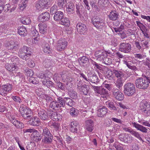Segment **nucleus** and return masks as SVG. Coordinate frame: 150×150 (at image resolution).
Here are the masks:
<instances>
[{"label":"nucleus","instance_id":"1","mask_svg":"<svg viewBox=\"0 0 150 150\" xmlns=\"http://www.w3.org/2000/svg\"><path fill=\"white\" fill-rule=\"evenodd\" d=\"M150 83V77L145 76L143 77L137 79L135 81L136 87L139 89H146Z\"/></svg>","mask_w":150,"mask_h":150},{"label":"nucleus","instance_id":"2","mask_svg":"<svg viewBox=\"0 0 150 150\" xmlns=\"http://www.w3.org/2000/svg\"><path fill=\"white\" fill-rule=\"evenodd\" d=\"M124 92L125 95L129 96H133L136 92L134 85L132 83L128 82L124 86Z\"/></svg>","mask_w":150,"mask_h":150},{"label":"nucleus","instance_id":"3","mask_svg":"<svg viewBox=\"0 0 150 150\" xmlns=\"http://www.w3.org/2000/svg\"><path fill=\"white\" fill-rule=\"evenodd\" d=\"M18 54L20 57L26 61L28 59L29 57L31 55V53L29 48L24 46L19 50Z\"/></svg>","mask_w":150,"mask_h":150},{"label":"nucleus","instance_id":"4","mask_svg":"<svg viewBox=\"0 0 150 150\" xmlns=\"http://www.w3.org/2000/svg\"><path fill=\"white\" fill-rule=\"evenodd\" d=\"M91 86L95 93L98 94L101 97L104 98L108 96V94L107 91L102 86Z\"/></svg>","mask_w":150,"mask_h":150},{"label":"nucleus","instance_id":"5","mask_svg":"<svg viewBox=\"0 0 150 150\" xmlns=\"http://www.w3.org/2000/svg\"><path fill=\"white\" fill-rule=\"evenodd\" d=\"M19 111L21 115L25 119L29 120L33 116L31 110L25 107H20Z\"/></svg>","mask_w":150,"mask_h":150},{"label":"nucleus","instance_id":"6","mask_svg":"<svg viewBox=\"0 0 150 150\" xmlns=\"http://www.w3.org/2000/svg\"><path fill=\"white\" fill-rule=\"evenodd\" d=\"M119 49L121 52L128 53L132 50L131 45L128 43L121 42L120 44Z\"/></svg>","mask_w":150,"mask_h":150},{"label":"nucleus","instance_id":"7","mask_svg":"<svg viewBox=\"0 0 150 150\" xmlns=\"http://www.w3.org/2000/svg\"><path fill=\"white\" fill-rule=\"evenodd\" d=\"M91 21L94 26L98 28H102L104 25L103 20L98 17L93 18Z\"/></svg>","mask_w":150,"mask_h":150},{"label":"nucleus","instance_id":"8","mask_svg":"<svg viewBox=\"0 0 150 150\" xmlns=\"http://www.w3.org/2000/svg\"><path fill=\"white\" fill-rule=\"evenodd\" d=\"M112 92L113 97L116 100H118L121 101L124 98V95L120 91V90L116 88H114L112 91Z\"/></svg>","mask_w":150,"mask_h":150},{"label":"nucleus","instance_id":"9","mask_svg":"<svg viewBox=\"0 0 150 150\" xmlns=\"http://www.w3.org/2000/svg\"><path fill=\"white\" fill-rule=\"evenodd\" d=\"M67 42L65 39H60L57 42V49L59 51H62L67 47Z\"/></svg>","mask_w":150,"mask_h":150},{"label":"nucleus","instance_id":"10","mask_svg":"<svg viewBox=\"0 0 150 150\" xmlns=\"http://www.w3.org/2000/svg\"><path fill=\"white\" fill-rule=\"evenodd\" d=\"M96 59L99 61H102L104 58L106 56V53L103 50L96 51L94 54Z\"/></svg>","mask_w":150,"mask_h":150},{"label":"nucleus","instance_id":"11","mask_svg":"<svg viewBox=\"0 0 150 150\" xmlns=\"http://www.w3.org/2000/svg\"><path fill=\"white\" fill-rule=\"evenodd\" d=\"M38 113L39 118L42 120H45L48 119L47 112L41 108L38 109Z\"/></svg>","mask_w":150,"mask_h":150},{"label":"nucleus","instance_id":"12","mask_svg":"<svg viewBox=\"0 0 150 150\" xmlns=\"http://www.w3.org/2000/svg\"><path fill=\"white\" fill-rule=\"evenodd\" d=\"M85 128L89 132H91L94 129V123L93 121L88 119L85 121Z\"/></svg>","mask_w":150,"mask_h":150},{"label":"nucleus","instance_id":"13","mask_svg":"<svg viewBox=\"0 0 150 150\" xmlns=\"http://www.w3.org/2000/svg\"><path fill=\"white\" fill-rule=\"evenodd\" d=\"M76 28L78 32L81 34H84L87 30L86 26L82 23L77 24Z\"/></svg>","mask_w":150,"mask_h":150},{"label":"nucleus","instance_id":"14","mask_svg":"<svg viewBox=\"0 0 150 150\" xmlns=\"http://www.w3.org/2000/svg\"><path fill=\"white\" fill-rule=\"evenodd\" d=\"M107 112V109L104 106H100L98 108L97 113L98 117H103Z\"/></svg>","mask_w":150,"mask_h":150},{"label":"nucleus","instance_id":"15","mask_svg":"<svg viewBox=\"0 0 150 150\" xmlns=\"http://www.w3.org/2000/svg\"><path fill=\"white\" fill-rule=\"evenodd\" d=\"M150 105V103L145 101H143L140 103L139 105V109L144 114Z\"/></svg>","mask_w":150,"mask_h":150},{"label":"nucleus","instance_id":"16","mask_svg":"<svg viewBox=\"0 0 150 150\" xmlns=\"http://www.w3.org/2000/svg\"><path fill=\"white\" fill-rule=\"evenodd\" d=\"M42 138L41 135L39 134L37 130L33 132L31 135V139L34 141H39L41 140Z\"/></svg>","mask_w":150,"mask_h":150},{"label":"nucleus","instance_id":"17","mask_svg":"<svg viewBox=\"0 0 150 150\" xmlns=\"http://www.w3.org/2000/svg\"><path fill=\"white\" fill-rule=\"evenodd\" d=\"M78 62L79 64L84 67H87L88 65L89 60L87 57L86 56L80 57L78 59Z\"/></svg>","mask_w":150,"mask_h":150},{"label":"nucleus","instance_id":"18","mask_svg":"<svg viewBox=\"0 0 150 150\" xmlns=\"http://www.w3.org/2000/svg\"><path fill=\"white\" fill-rule=\"evenodd\" d=\"M132 125L137 130L144 133H147L148 129L145 127L136 122H132Z\"/></svg>","mask_w":150,"mask_h":150},{"label":"nucleus","instance_id":"19","mask_svg":"<svg viewBox=\"0 0 150 150\" xmlns=\"http://www.w3.org/2000/svg\"><path fill=\"white\" fill-rule=\"evenodd\" d=\"M132 125L137 130L144 133H147L148 129L145 127L136 122H132Z\"/></svg>","mask_w":150,"mask_h":150},{"label":"nucleus","instance_id":"20","mask_svg":"<svg viewBox=\"0 0 150 150\" xmlns=\"http://www.w3.org/2000/svg\"><path fill=\"white\" fill-rule=\"evenodd\" d=\"M50 17L49 13L48 12H45L40 14L39 17V19L41 21H48Z\"/></svg>","mask_w":150,"mask_h":150},{"label":"nucleus","instance_id":"21","mask_svg":"<svg viewBox=\"0 0 150 150\" xmlns=\"http://www.w3.org/2000/svg\"><path fill=\"white\" fill-rule=\"evenodd\" d=\"M66 11L68 14H71L74 12V6L72 3H68L66 5Z\"/></svg>","mask_w":150,"mask_h":150},{"label":"nucleus","instance_id":"22","mask_svg":"<svg viewBox=\"0 0 150 150\" xmlns=\"http://www.w3.org/2000/svg\"><path fill=\"white\" fill-rule=\"evenodd\" d=\"M119 14L116 11H112L108 16L109 19L111 21H115L119 18Z\"/></svg>","mask_w":150,"mask_h":150},{"label":"nucleus","instance_id":"23","mask_svg":"<svg viewBox=\"0 0 150 150\" xmlns=\"http://www.w3.org/2000/svg\"><path fill=\"white\" fill-rule=\"evenodd\" d=\"M70 131L73 133H77L78 129L79 126L78 124L76 122H72L70 124Z\"/></svg>","mask_w":150,"mask_h":150},{"label":"nucleus","instance_id":"24","mask_svg":"<svg viewBox=\"0 0 150 150\" xmlns=\"http://www.w3.org/2000/svg\"><path fill=\"white\" fill-rule=\"evenodd\" d=\"M8 45L6 46L7 49L10 50L16 48L18 47L19 43L16 41H11L10 43H8Z\"/></svg>","mask_w":150,"mask_h":150},{"label":"nucleus","instance_id":"25","mask_svg":"<svg viewBox=\"0 0 150 150\" xmlns=\"http://www.w3.org/2000/svg\"><path fill=\"white\" fill-rule=\"evenodd\" d=\"M63 17V13L61 11H58L55 13L54 19L56 21L59 22Z\"/></svg>","mask_w":150,"mask_h":150},{"label":"nucleus","instance_id":"26","mask_svg":"<svg viewBox=\"0 0 150 150\" xmlns=\"http://www.w3.org/2000/svg\"><path fill=\"white\" fill-rule=\"evenodd\" d=\"M29 122L31 125L35 126L39 125L40 120V119L37 117H33L30 119Z\"/></svg>","mask_w":150,"mask_h":150},{"label":"nucleus","instance_id":"27","mask_svg":"<svg viewBox=\"0 0 150 150\" xmlns=\"http://www.w3.org/2000/svg\"><path fill=\"white\" fill-rule=\"evenodd\" d=\"M18 33L22 36H25L27 34V30L26 28L23 26L18 27Z\"/></svg>","mask_w":150,"mask_h":150},{"label":"nucleus","instance_id":"28","mask_svg":"<svg viewBox=\"0 0 150 150\" xmlns=\"http://www.w3.org/2000/svg\"><path fill=\"white\" fill-rule=\"evenodd\" d=\"M38 26L40 33L45 34L47 33V25L45 24H39Z\"/></svg>","mask_w":150,"mask_h":150},{"label":"nucleus","instance_id":"29","mask_svg":"<svg viewBox=\"0 0 150 150\" xmlns=\"http://www.w3.org/2000/svg\"><path fill=\"white\" fill-rule=\"evenodd\" d=\"M90 88L89 86L87 85H84L81 88V91L82 92L84 95H87L89 93Z\"/></svg>","mask_w":150,"mask_h":150},{"label":"nucleus","instance_id":"30","mask_svg":"<svg viewBox=\"0 0 150 150\" xmlns=\"http://www.w3.org/2000/svg\"><path fill=\"white\" fill-rule=\"evenodd\" d=\"M88 81L92 83H97L99 82V79L97 76L95 74H93L91 76L88 77Z\"/></svg>","mask_w":150,"mask_h":150},{"label":"nucleus","instance_id":"31","mask_svg":"<svg viewBox=\"0 0 150 150\" xmlns=\"http://www.w3.org/2000/svg\"><path fill=\"white\" fill-rule=\"evenodd\" d=\"M15 79L16 81H22L24 79V76L23 74L18 72L14 74Z\"/></svg>","mask_w":150,"mask_h":150},{"label":"nucleus","instance_id":"32","mask_svg":"<svg viewBox=\"0 0 150 150\" xmlns=\"http://www.w3.org/2000/svg\"><path fill=\"white\" fill-rule=\"evenodd\" d=\"M105 70L106 71L105 73L106 78L109 80H112L114 77L112 71L110 69L106 68H105Z\"/></svg>","mask_w":150,"mask_h":150},{"label":"nucleus","instance_id":"33","mask_svg":"<svg viewBox=\"0 0 150 150\" xmlns=\"http://www.w3.org/2000/svg\"><path fill=\"white\" fill-rule=\"evenodd\" d=\"M124 81V79H117L115 82V85L117 89L121 90L123 85Z\"/></svg>","mask_w":150,"mask_h":150},{"label":"nucleus","instance_id":"34","mask_svg":"<svg viewBox=\"0 0 150 150\" xmlns=\"http://www.w3.org/2000/svg\"><path fill=\"white\" fill-rule=\"evenodd\" d=\"M52 135L51 134V135L45 136L44 139L42 140V141L43 142L46 144H49L52 142Z\"/></svg>","mask_w":150,"mask_h":150},{"label":"nucleus","instance_id":"35","mask_svg":"<svg viewBox=\"0 0 150 150\" xmlns=\"http://www.w3.org/2000/svg\"><path fill=\"white\" fill-rule=\"evenodd\" d=\"M114 73L117 79H123L122 78L124 76L122 71L115 70L114 71Z\"/></svg>","mask_w":150,"mask_h":150},{"label":"nucleus","instance_id":"36","mask_svg":"<svg viewBox=\"0 0 150 150\" xmlns=\"http://www.w3.org/2000/svg\"><path fill=\"white\" fill-rule=\"evenodd\" d=\"M64 100L65 104H66L69 106L71 107L74 105V101L69 98H64Z\"/></svg>","mask_w":150,"mask_h":150},{"label":"nucleus","instance_id":"37","mask_svg":"<svg viewBox=\"0 0 150 150\" xmlns=\"http://www.w3.org/2000/svg\"><path fill=\"white\" fill-rule=\"evenodd\" d=\"M59 23L61 25L67 26H69L70 25V21L69 19L66 17H64L59 22Z\"/></svg>","mask_w":150,"mask_h":150},{"label":"nucleus","instance_id":"38","mask_svg":"<svg viewBox=\"0 0 150 150\" xmlns=\"http://www.w3.org/2000/svg\"><path fill=\"white\" fill-rule=\"evenodd\" d=\"M47 125L51 128H54L56 130H57L59 128L58 124L56 122H53L52 121L48 122Z\"/></svg>","mask_w":150,"mask_h":150},{"label":"nucleus","instance_id":"39","mask_svg":"<svg viewBox=\"0 0 150 150\" xmlns=\"http://www.w3.org/2000/svg\"><path fill=\"white\" fill-rule=\"evenodd\" d=\"M57 101L59 108L62 107H64L65 106L64 98H62L61 97H59L57 98Z\"/></svg>","mask_w":150,"mask_h":150},{"label":"nucleus","instance_id":"40","mask_svg":"<svg viewBox=\"0 0 150 150\" xmlns=\"http://www.w3.org/2000/svg\"><path fill=\"white\" fill-rule=\"evenodd\" d=\"M5 92H9L11 90L12 88V84L9 83H7L6 84L3 85L1 86Z\"/></svg>","mask_w":150,"mask_h":150},{"label":"nucleus","instance_id":"41","mask_svg":"<svg viewBox=\"0 0 150 150\" xmlns=\"http://www.w3.org/2000/svg\"><path fill=\"white\" fill-rule=\"evenodd\" d=\"M67 2V0H57V1L58 6L61 8H63L66 6Z\"/></svg>","mask_w":150,"mask_h":150},{"label":"nucleus","instance_id":"42","mask_svg":"<svg viewBox=\"0 0 150 150\" xmlns=\"http://www.w3.org/2000/svg\"><path fill=\"white\" fill-rule=\"evenodd\" d=\"M42 134L44 137L52 134L50 130L47 127H44L42 128Z\"/></svg>","mask_w":150,"mask_h":150},{"label":"nucleus","instance_id":"43","mask_svg":"<svg viewBox=\"0 0 150 150\" xmlns=\"http://www.w3.org/2000/svg\"><path fill=\"white\" fill-rule=\"evenodd\" d=\"M28 3L27 0H22L20 2V4L18 5L20 8L21 10H23L27 6V4Z\"/></svg>","mask_w":150,"mask_h":150},{"label":"nucleus","instance_id":"44","mask_svg":"<svg viewBox=\"0 0 150 150\" xmlns=\"http://www.w3.org/2000/svg\"><path fill=\"white\" fill-rule=\"evenodd\" d=\"M58 105L57 101H53L51 103L50 105V107L53 110H56L59 108Z\"/></svg>","mask_w":150,"mask_h":150},{"label":"nucleus","instance_id":"45","mask_svg":"<svg viewBox=\"0 0 150 150\" xmlns=\"http://www.w3.org/2000/svg\"><path fill=\"white\" fill-rule=\"evenodd\" d=\"M21 21L23 24L25 25H28L31 23L30 19L26 17H22L21 19Z\"/></svg>","mask_w":150,"mask_h":150},{"label":"nucleus","instance_id":"46","mask_svg":"<svg viewBox=\"0 0 150 150\" xmlns=\"http://www.w3.org/2000/svg\"><path fill=\"white\" fill-rule=\"evenodd\" d=\"M103 63H104L106 65H110L112 62V59H110L105 57L103 60Z\"/></svg>","mask_w":150,"mask_h":150},{"label":"nucleus","instance_id":"47","mask_svg":"<svg viewBox=\"0 0 150 150\" xmlns=\"http://www.w3.org/2000/svg\"><path fill=\"white\" fill-rule=\"evenodd\" d=\"M69 94L71 98L74 99H76L77 98V93L75 91L72 90L70 91Z\"/></svg>","mask_w":150,"mask_h":150},{"label":"nucleus","instance_id":"48","mask_svg":"<svg viewBox=\"0 0 150 150\" xmlns=\"http://www.w3.org/2000/svg\"><path fill=\"white\" fill-rule=\"evenodd\" d=\"M130 134L139 140H142V138L140 136V134L137 131L132 129Z\"/></svg>","mask_w":150,"mask_h":150},{"label":"nucleus","instance_id":"49","mask_svg":"<svg viewBox=\"0 0 150 150\" xmlns=\"http://www.w3.org/2000/svg\"><path fill=\"white\" fill-rule=\"evenodd\" d=\"M52 64L51 60L48 59H46L43 62V64L46 67H48Z\"/></svg>","mask_w":150,"mask_h":150},{"label":"nucleus","instance_id":"50","mask_svg":"<svg viewBox=\"0 0 150 150\" xmlns=\"http://www.w3.org/2000/svg\"><path fill=\"white\" fill-rule=\"evenodd\" d=\"M136 23L142 32V31L145 30H146V31L147 30L146 26L143 23L139 21H137Z\"/></svg>","mask_w":150,"mask_h":150},{"label":"nucleus","instance_id":"51","mask_svg":"<svg viewBox=\"0 0 150 150\" xmlns=\"http://www.w3.org/2000/svg\"><path fill=\"white\" fill-rule=\"evenodd\" d=\"M106 104L108 107L112 110H117V108L115 106L114 103L113 102H108L106 103Z\"/></svg>","mask_w":150,"mask_h":150},{"label":"nucleus","instance_id":"52","mask_svg":"<svg viewBox=\"0 0 150 150\" xmlns=\"http://www.w3.org/2000/svg\"><path fill=\"white\" fill-rule=\"evenodd\" d=\"M35 6L38 10H41L44 8V6L42 3H41V1L40 0H39L36 3Z\"/></svg>","mask_w":150,"mask_h":150},{"label":"nucleus","instance_id":"53","mask_svg":"<svg viewBox=\"0 0 150 150\" xmlns=\"http://www.w3.org/2000/svg\"><path fill=\"white\" fill-rule=\"evenodd\" d=\"M43 51L44 52L49 54L50 51V47L49 45L46 44L45 45L43 46Z\"/></svg>","mask_w":150,"mask_h":150},{"label":"nucleus","instance_id":"54","mask_svg":"<svg viewBox=\"0 0 150 150\" xmlns=\"http://www.w3.org/2000/svg\"><path fill=\"white\" fill-rule=\"evenodd\" d=\"M44 90L41 88H38L36 90V93L37 95L38 96H40L42 98V96H43L44 95Z\"/></svg>","mask_w":150,"mask_h":150},{"label":"nucleus","instance_id":"55","mask_svg":"<svg viewBox=\"0 0 150 150\" xmlns=\"http://www.w3.org/2000/svg\"><path fill=\"white\" fill-rule=\"evenodd\" d=\"M133 138L131 135H127L125 137V142L130 143L133 141Z\"/></svg>","mask_w":150,"mask_h":150},{"label":"nucleus","instance_id":"56","mask_svg":"<svg viewBox=\"0 0 150 150\" xmlns=\"http://www.w3.org/2000/svg\"><path fill=\"white\" fill-rule=\"evenodd\" d=\"M70 113L73 117H76L78 115L77 111H76V109L74 108H71L70 109Z\"/></svg>","mask_w":150,"mask_h":150},{"label":"nucleus","instance_id":"57","mask_svg":"<svg viewBox=\"0 0 150 150\" xmlns=\"http://www.w3.org/2000/svg\"><path fill=\"white\" fill-rule=\"evenodd\" d=\"M44 8L49 5L51 3V0H40Z\"/></svg>","mask_w":150,"mask_h":150},{"label":"nucleus","instance_id":"58","mask_svg":"<svg viewBox=\"0 0 150 150\" xmlns=\"http://www.w3.org/2000/svg\"><path fill=\"white\" fill-rule=\"evenodd\" d=\"M57 113L55 112H52L50 116L51 117V118L53 120L55 121H58L60 119L59 118H57Z\"/></svg>","mask_w":150,"mask_h":150},{"label":"nucleus","instance_id":"59","mask_svg":"<svg viewBox=\"0 0 150 150\" xmlns=\"http://www.w3.org/2000/svg\"><path fill=\"white\" fill-rule=\"evenodd\" d=\"M11 123L15 126L17 124L18 121L16 120L15 117L13 116H11L9 118Z\"/></svg>","mask_w":150,"mask_h":150},{"label":"nucleus","instance_id":"60","mask_svg":"<svg viewBox=\"0 0 150 150\" xmlns=\"http://www.w3.org/2000/svg\"><path fill=\"white\" fill-rule=\"evenodd\" d=\"M57 86L60 89L63 91H65V87L64 84L60 82H57Z\"/></svg>","mask_w":150,"mask_h":150},{"label":"nucleus","instance_id":"61","mask_svg":"<svg viewBox=\"0 0 150 150\" xmlns=\"http://www.w3.org/2000/svg\"><path fill=\"white\" fill-rule=\"evenodd\" d=\"M31 33L33 36L37 37L39 35L38 32L34 28L31 29Z\"/></svg>","mask_w":150,"mask_h":150},{"label":"nucleus","instance_id":"62","mask_svg":"<svg viewBox=\"0 0 150 150\" xmlns=\"http://www.w3.org/2000/svg\"><path fill=\"white\" fill-rule=\"evenodd\" d=\"M2 11L4 10V12H7L9 10L10 8V5L9 4H6L4 5H3Z\"/></svg>","mask_w":150,"mask_h":150},{"label":"nucleus","instance_id":"63","mask_svg":"<svg viewBox=\"0 0 150 150\" xmlns=\"http://www.w3.org/2000/svg\"><path fill=\"white\" fill-rule=\"evenodd\" d=\"M113 146L115 147L117 150H125L124 148L122 146L119 145V144H116L114 143Z\"/></svg>","mask_w":150,"mask_h":150},{"label":"nucleus","instance_id":"64","mask_svg":"<svg viewBox=\"0 0 150 150\" xmlns=\"http://www.w3.org/2000/svg\"><path fill=\"white\" fill-rule=\"evenodd\" d=\"M41 98L42 99H45L48 102L51 101L52 99V98L50 96L46 94H45L43 96H42Z\"/></svg>","mask_w":150,"mask_h":150}]
</instances>
